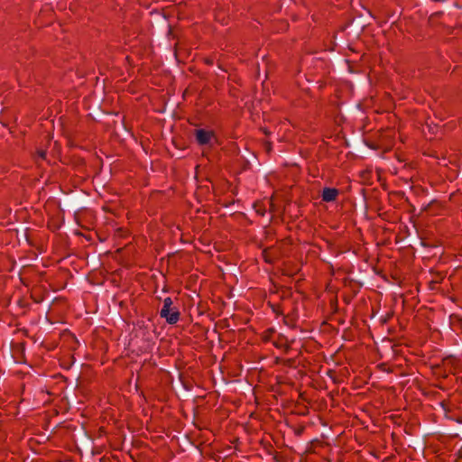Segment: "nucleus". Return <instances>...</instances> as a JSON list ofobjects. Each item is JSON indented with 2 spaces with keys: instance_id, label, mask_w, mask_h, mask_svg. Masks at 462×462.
<instances>
[{
  "instance_id": "20e7f679",
  "label": "nucleus",
  "mask_w": 462,
  "mask_h": 462,
  "mask_svg": "<svg viewBox=\"0 0 462 462\" xmlns=\"http://www.w3.org/2000/svg\"><path fill=\"white\" fill-rule=\"evenodd\" d=\"M38 155H39V157H41L42 159H44V158H45V152H44V151H39V152H38Z\"/></svg>"
},
{
  "instance_id": "f03ea898",
  "label": "nucleus",
  "mask_w": 462,
  "mask_h": 462,
  "mask_svg": "<svg viewBox=\"0 0 462 462\" xmlns=\"http://www.w3.org/2000/svg\"><path fill=\"white\" fill-rule=\"evenodd\" d=\"M196 139L199 144L213 145L217 140L213 132L199 129L196 132Z\"/></svg>"
},
{
  "instance_id": "f257e3e1",
  "label": "nucleus",
  "mask_w": 462,
  "mask_h": 462,
  "mask_svg": "<svg viewBox=\"0 0 462 462\" xmlns=\"http://www.w3.org/2000/svg\"><path fill=\"white\" fill-rule=\"evenodd\" d=\"M160 314L169 324H175L180 319V313L176 308L172 307V300L170 297L164 299Z\"/></svg>"
},
{
  "instance_id": "7ed1b4c3",
  "label": "nucleus",
  "mask_w": 462,
  "mask_h": 462,
  "mask_svg": "<svg viewBox=\"0 0 462 462\" xmlns=\"http://www.w3.org/2000/svg\"><path fill=\"white\" fill-rule=\"evenodd\" d=\"M337 194H338L337 189L327 188V189H324V190L322 192V199L325 201L330 202V201H333L336 199Z\"/></svg>"
}]
</instances>
